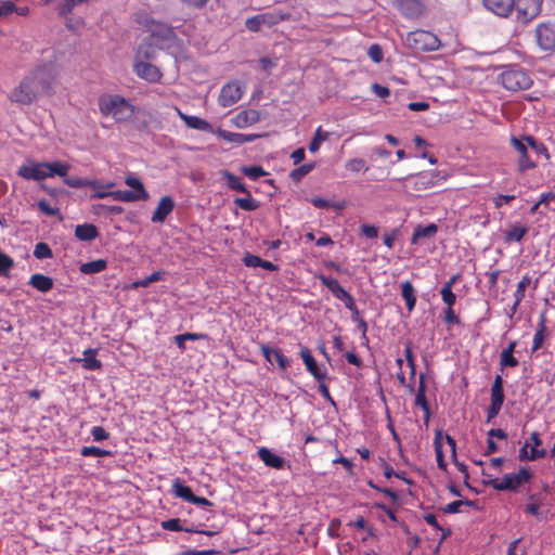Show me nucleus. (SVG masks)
I'll return each instance as SVG.
<instances>
[{
	"instance_id": "43",
	"label": "nucleus",
	"mask_w": 555,
	"mask_h": 555,
	"mask_svg": "<svg viewBox=\"0 0 555 555\" xmlns=\"http://www.w3.org/2000/svg\"><path fill=\"white\" fill-rule=\"evenodd\" d=\"M88 1L89 0H64L56 7L57 14L62 17L67 16L74 11L76 7L81 5Z\"/></svg>"
},
{
	"instance_id": "46",
	"label": "nucleus",
	"mask_w": 555,
	"mask_h": 555,
	"mask_svg": "<svg viewBox=\"0 0 555 555\" xmlns=\"http://www.w3.org/2000/svg\"><path fill=\"white\" fill-rule=\"evenodd\" d=\"M437 231L438 227L435 223H430L426 227L418 225L413 232L412 242H416L423 237H431L437 233Z\"/></svg>"
},
{
	"instance_id": "8",
	"label": "nucleus",
	"mask_w": 555,
	"mask_h": 555,
	"mask_svg": "<svg viewBox=\"0 0 555 555\" xmlns=\"http://www.w3.org/2000/svg\"><path fill=\"white\" fill-rule=\"evenodd\" d=\"M500 83L509 91H520L529 89L533 81L530 75L522 68H508L500 74Z\"/></svg>"
},
{
	"instance_id": "45",
	"label": "nucleus",
	"mask_w": 555,
	"mask_h": 555,
	"mask_svg": "<svg viewBox=\"0 0 555 555\" xmlns=\"http://www.w3.org/2000/svg\"><path fill=\"white\" fill-rule=\"evenodd\" d=\"M224 177L227 179V185L229 186V189L242 193H248V189L246 188V185L244 184L243 180L240 177L229 171L224 172Z\"/></svg>"
},
{
	"instance_id": "52",
	"label": "nucleus",
	"mask_w": 555,
	"mask_h": 555,
	"mask_svg": "<svg viewBox=\"0 0 555 555\" xmlns=\"http://www.w3.org/2000/svg\"><path fill=\"white\" fill-rule=\"evenodd\" d=\"M80 453L82 456H98V457L112 455L111 451L104 450V449H101V448L94 447V446L83 447L81 449Z\"/></svg>"
},
{
	"instance_id": "4",
	"label": "nucleus",
	"mask_w": 555,
	"mask_h": 555,
	"mask_svg": "<svg viewBox=\"0 0 555 555\" xmlns=\"http://www.w3.org/2000/svg\"><path fill=\"white\" fill-rule=\"evenodd\" d=\"M405 44L416 52H434L440 49L441 41L437 35L424 29L408 33Z\"/></svg>"
},
{
	"instance_id": "20",
	"label": "nucleus",
	"mask_w": 555,
	"mask_h": 555,
	"mask_svg": "<svg viewBox=\"0 0 555 555\" xmlns=\"http://www.w3.org/2000/svg\"><path fill=\"white\" fill-rule=\"evenodd\" d=\"M215 134L227 142L234 143V144H244L248 142L255 141L257 138H259L258 134H245V133H238V132H231L223 130L222 128H217L215 130Z\"/></svg>"
},
{
	"instance_id": "25",
	"label": "nucleus",
	"mask_w": 555,
	"mask_h": 555,
	"mask_svg": "<svg viewBox=\"0 0 555 555\" xmlns=\"http://www.w3.org/2000/svg\"><path fill=\"white\" fill-rule=\"evenodd\" d=\"M260 351L262 356L266 358V360L270 363H272L271 357L273 356L275 361L278 362L279 367L283 371H285L291 364L289 359L286 358L278 348H271L268 345H261Z\"/></svg>"
},
{
	"instance_id": "16",
	"label": "nucleus",
	"mask_w": 555,
	"mask_h": 555,
	"mask_svg": "<svg viewBox=\"0 0 555 555\" xmlns=\"http://www.w3.org/2000/svg\"><path fill=\"white\" fill-rule=\"evenodd\" d=\"M132 69L139 78L151 83L159 82L163 78L160 69L150 62H133Z\"/></svg>"
},
{
	"instance_id": "35",
	"label": "nucleus",
	"mask_w": 555,
	"mask_h": 555,
	"mask_svg": "<svg viewBox=\"0 0 555 555\" xmlns=\"http://www.w3.org/2000/svg\"><path fill=\"white\" fill-rule=\"evenodd\" d=\"M401 296L405 301L409 311H412L416 305V296L414 286L410 281H405L401 284Z\"/></svg>"
},
{
	"instance_id": "47",
	"label": "nucleus",
	"mask_w": 555,
	"mask_h": 555,
	"mask_svg": "<svg viewBox=\"0 0 555 555\" xmlns=\"http://www.w3.org/2000/svg\"><path fill=\"white\" fill-rule=\"evenodd\" d=\"M163 275H164V273L162 271H155L143 280L134 281L131 284V288L138 289L139 287H147L150 284H152L154 282L162 281Z\"/></svg>"
},
{
	"instance_id": "24",
	"label": "nucleus",
	"mask_w": 555,
	"mask_h": 555,
	"mask_svg": "<svg viewBox=\"0 0 555 555\" xmlns=\"http://www.w3.org/2000/svg\"><path fill=\"white\" fill-rule=\"evenodd\" d=\"M415 405L420 406L424 411V418L427 423L430 418V409L426 399V382L424 374L420 375V383L415 396Z\"/></svg>"
},
{
	"instance_id": "3",
	"label": "nucleus",
	"mask_w": 555,
	"mask_h": 555,
	"mask_svg": "<svg viewBox=\"0 0 555 555\" xmlns=\"http://www.w3.org/2000/svg\"><path fill=\"white\" fill-rule=\"evenodd\" d=\"M70 166L67 163L55 160L52 163L28 160L17 169L18 177L27 181H40L54 176L65 177Z\"/></svg>"
},
{
	"instance_id": "7",
	"label": "nucleus",
	"mask_w": 555,
	"mask_h": 555,
	"mask_svg": "<svg viewBox=\"0 0 555 555\" xmlns=\"http://www.w3.org/2000/svg\"><path fill=\"white\" fill-rule=\"evenodd\" d=\"M125 183L130 186L132 190H117L111 191L112 197L115 201L120 202H137V201H146L149 198V193L144 188L142 181L133 175H129L125 178Z\"/></svg>"
},
{
	"instance_id": "57",
	"label": "nucleus",
	"mask_w": 555,
	"mask_h": 555,
	"mask_svg": "<svg viewBox=\"0 0 555 555\" xmlns=\"http://www.w3.org/2000/svg\"><path fill=\"white\" fill-rule=\"evenodd\" d=\"M442 301L447 305V308H453L456 301V295L451 289L441 288L440 291Z\"/></svg>"
},
{
	"instance_id": "37",
	"label": "nucleus",
	"mask_w": 555,
	"mask_h": 555,
	"mask_svg": "<svg viewBox=\"0 0 555 555\" xmlns=\"http://www.w3.org/2000/svg\"><path fill=\"white\" fill-rule=\"evenodd\" d=\"M172 492L177 498H180L189 503L194 498V493L192 489L189 486H185L183 482H181L180 479H176L172 483Z\"/></svg>"
},
{
	"instance_id": "36",
	"label": "nucleus",
	"mask_w": 555,
	"mask_h": 555,
	"mask_svg": "<svg viewBox=\"0 0 555 555\" xmlns=\"http://www.w3.org/2000/svg\"><path fill=\"white\" fill-rule=\"evenodd\" d=\"M106 267L107 261L105 259H96L80 264L79 271L83 274H95L104 271Z\"/></svg>"
},
{
	"instance_id": "39",
	"label": "nucleus",
	"mask_w": 555,
	"mask_h": 555,
	"mask_svg": "<svg viewBox=\"0 0 555 555\" xmlns=\"http://www.w3.org/2000/svg\"><path fill=\"white\" fill-rule=\"evenodd\" d=\"M245 197H236L234 204L243 210L254 211L259 208V202L251 197V193H244Z\"/></svg>"
},
{
	"instance_id": "18",
	"label": "nucleus",
	"mask_w": 555,
	"mask_h": 555,
	"mask_svg": "<svg viewBox=\"0 0 555 555\" xmlns=\"http://www.w3.org/2000/svg\"><path fill=\"white\" fill-rule=\"evenodd\" d=\"M485 8L500 17H507L514 10L515 0H482Z\"/></svg>"
},
{
	"instance_id": "12",
	"label": "nucleus",
	"mask_w": 555,
	"mask_h": 555,
	"mask_svg": "<svg viewBox=\"0 0 555 555\" xmlns=\"http://www.w3.org/2000/svg\"><path fill=\"white\" fill-rule=\"evenodd\" d=\"M491 401L487 409V422H491L496 417L504 403V390H503V378L501 375H496L491 386Z\"/></svg>"
},
{
	"instance_id": "41",
	"label": "nucleus",
	"mask_w": 555,
	"mask_h": 555,
	"mask_svg": "<svg viewBox=\"0 0 555 555\" xmlns=\"http://www.w3.org/2000/svg\"><path fill=\"white\" fill-rule=\"evenodd\" d=\"M346 170L350 171L351 173H359L361 171L366 172L370 169V166L367 165L366 160L360 157L350 158L345 164Z\"/></svg>"
},
{
	"instance_id": "19",
	"label": "nucleus",
	"mask_w": 555,
	"mask_h": 555,
	"mask_svg": "<svg viewBox=\"0 0 555 555\" xmlns=\"http://www.w3.org/2000/svg\"><path fill=\"white\" fill-rule=\"evenodd\" d=\"M300 357L306 365L307 371L317 379L324 380L326 378V373L322 371L314 357L311 353V350L307 347H302L300 349Z\"/></svg>"
},
{
	"instance_id": "53",
	"label": "nucleus",
	"mask_w": 555,
	"mask_h": 555,
	"mask_svg": "<svg viewBox=\"0 0 555 555\" xmlns=\"http://www.w3.org/2000/svg\"><path fill=\"white\" fill-rule=\"evenodd\" d=\"M310 203L315 207V208H319V209H327V208H336V209H341L343 208V205L340 204H335V203H332L331 201L328 199H325L323 197H320V196H314L310 199Z\"/></svg>"
},
{
	"instance_id": "23",
	"label": "nucleus",
	"mask_w": 555,
	"mask_h": 555,
	"mask_svg": "<svg viewBox=\"0 0 555 555\" xmlns=\"http://www.w3.org/2000/svg\"><path fill=\"white\" fill-rule=\"evenodd\" d=\"M258 456L263 462V464L268 467L275 469H283L285 465V460L273 453L270 449L266 447H261L258 450Z\"/></svg>"
},
{
	"instance_id": "2",
	"label": "nucleus",
	"mask_w": 555,
	"mask_h": 555,
	"mask_svg": "<svg viewBox=\"0 0 555 555\" xmlns=\"http://www.w3.org/2000/svg\"><path fill=\"white\" fill-rule=\"evenodd\" d=\"M98 106L103 117H109L116 122L130 121L135 115V106L120 94H101Z\"/></svg>"
},
{
	"instance_id": "29",
	"label": "nucleus",
	"mask_w": 555,
	"mask_h": 555,
	"mask_svg": "<svg viewBox=\"0 0 555 555\" xmlns=\"http://www.w3.org/2000/svg\"><path fill=\"white\" fill-rule=\"evenodd\" d=\"M149 29L152 37L159 38L162 40H171L175 37V31L167 24L152 21Z\"/></svg>"
},
{
	"instance_id": "56",
	"label": "nucleus",
	"mask_w": 555,
	"mask_h": 555,
	"mask_svg": "<svg viewBox=\"0 0 555 555\" xmlns=\"http://www.w3.org/2000/svg\"><path fill=\"white\" fill-rule=\"evenodd\" d=\"M13 266V259L9 255L0 251V275H8Z\"/></svg>"
},
{
	"instance_id": "26",
	"label": "nucleus",
	"mask_w": 555,
	"mask_h": 555,
	"mask_svg": "<svg viewBox=\"0 0 555 555\" xmlns=\"http://www.w3.org/2000/svg\"><path fill=\"white\" fill-rule=\"evenodd\" d=\"M546 338H547L546 317L544 313H542L539 317L537 330L533 335L531 353H534L535 351H538L543 346Z\"/></svg>"
},
{
	"instance_id": "6",
	"label": "nucleus",
	"mask_w": 555,
	"mask_h": 555,
	"mask_svg": "<svg viewBox=\"0 0 555 555\" xmlns=\"http://www.w3.org/2000/svg\"><path fill=\"white\" fill-rule=\"evenodd\" d=\"M532 473L529 468H520L515 474H506L502 478H492L486 485L492 487L498 491H512L516 492L522 485L530 481Z\"/></svg>"
},
{
	"instance_id": "17",
	"label": "nucleus",
	"mask_w": 555,
	"mask_h": 555,
	"mask_svg": "<svg viewBox=\"0 0 555 555\" xmlns=\"http://www.w3.org/2000/svg\"><path fill=\"white\" fill-rule=\"evenodd\" d=\"M175 206H176V203L171 196H169V195L163 196L159 199V202L152 215L151 221L153 223H163L167 219V217L173 211Z\"/></svg>"
},
{
	"instance_id": "33",
	"label": "nucleus",
	"mask_w": 555,
	"mask_h": 555,
	"mask_svg": "<svg viewBox=\"0 0 555 555\" xmlns=\"http://www.w3.org/2000/svg\"><path fill=\"white\" fill-rule=\"evenodd\" d=\"M260 16H261L262 25L272 27L283 21H288L291 18V13L283 12V11H272V12L261 13Z\"/></svg>"
},
{
	"instance_id": "49",
	"label": "nucleus",
	"mask_w": 555,
	"mask_h": 555,
	"mask_svg": "<svg viewBox=\"0 0 555 555\" xmlns=\"http://www.w3.org/2000/svg\"><path fill=\"white\" fill-rule=\"evenodd\" d=\"M314 163L304 164L300 167L294 169L289 176L294 181H300L306 175L311 172L314 169Z\"/></svg>"
},
{
	"instance_id": "5",
	"label": "nucleus",
	"mask_w": 555,
	"mask_h": 555,
	"mask_svg": "<svg viewBox=\"0 0 555 555\" xmlns=\"http://www.w3.org/2000/svg\"><path fill=\"white\" fill-rule=\"evenodd\" d=\"M438 180V173L434 171H424L398 179V181H404V191L412 195H420L422 192L435 188Z\"/></svg>"
},
{
	"instance_id": "44",
	"label": "nucleus",
	"mask_w": 555,
	"mask_h": 555,
	"mask_svg": "<svg viewBox=\"0 0 555 555\" xmlns=\"http://www.w3.org/2000/svg\"><path fill=\"white\" fill-rule=\"evenodd\" d=\"M524 140L526 142H528V145L530 146V149L534 152V154L537 156L541 155V156H544L545 159L550 158L547 147L545 146L544 143L537 141L531 135H524Z\"/></svg>"
},
{
	"instance_id": "10",
	"label": "nucleus",
	"mask_w": 555,
	"mask_h": 555,
	"mask_svg": "<svg viewBox=\"0 0 555 555\" xmlns=\"http://www.w3.org/2000/svg\"><path fill=\"white\" fill-rule=\"evenodd\" d=\"M543 0H515V18L521 25L529 24L541 12Z\"/></svg>"
},
{
	"instance_id": "30",
	"label": "nucleus",
	"mask_w": 555,
	"mask_h": 555,
	"mask_svg": "<svg viewBox=\"0 0 555 555\" xmlns=\"http://www.w3.org/2000/svg\"><path fill=\"white\" fill-rule=\"evenodd\" d=\"M156 56V49L150 41H144L137 48L133 62H150Z\"/></svg>"
},
{
	"instance_id": "27",
	"label": "nucleus",
	"mask_w": 555,
	"mask_h": 555,
	"mask_svg": "<svg viewBox=\"0 0 555 555\" xmlns=\"http://www.w3.org/2000/svg\"><path fill=\"white\" fill-rule=\"evenodd\" d=\"M83 358H72L70 361L81 362L83 369L86 370H100L102 367V362L96 359L98 349L88 348L83 352Z\"/></svg>"
},
{
	"instance_id": "28",
	"label": "nucleus",
	"mask_w": 555,
	"mask_h": 555,
	"mask_svg": "<svg viewBox=\"0 0 555 555\" xmlns=\"http://www.w3.org/2000/svg\"><path fill=\"white\" fill-rule=\"evenodd\" d=\"M530 283H531V279L529 275H524L521 278V280L518 282L516 291L514 292L515 300L511 308V313H509L511 318L516 313L520 302L524 300L526 288L530 285Z\"/></svg>"
},
{
	"instance_id": "50",
	"label": "nucleus",
	"mask_w": 555,
	"mask_h": 555,
	"mask_svg": "<svg viewBox=\"0 0 555 555\" xmlns=\"http://www.w3.org/2000/svg\"><path fill=\"white\" fill-rule=\"evenodd\" d=\"M242 172L251 180H257L267 176V171L261 166H244Z\"/></svg>"
},
{
	"instance_id": "1",
	"label": "nucleus",
	"mask_w": 555,
	"mask_h": 555,
	"mask_svg": "<svg viewBox=\"0 0 555 555\" xmlns=\"http://www.w3.org/2000/svg\"><path fill=\"white\" fill-rule=\"evenodd\" d=\"M54 82L53 66L51 64L38 65L10 92L9 100L13 103L30 105L40 95L52 94Z\"/></svg>"
},
{
	"instance_id": "54",
	"label": "nucleus",
	"mask_w": 555,
	"mask_h": 555,
	"mask_svg": "<svg viewBox=\"0 0 555 555\" xmlns=\"http://www.w3.org/2000/svg\"><path fill=\"white\" fill-rule=\"evenodd\" d=\"M518 365H519V361L514 356V353L501 352V354H500L501 370H504L505 367H516Z\"/></svg>"
},
{
	"instance_id": "13",
	"label": "nucleus",
	"mask_w": 555,
	"mask_h": 555,
	"mask_svg": "<svg viewBox=\"0 0 555 555\" xmlns=\"http://www.w3.org/2000/svg\"><path fill=\"white\" fill-rule=\"evenodd\" d=\"M511 144L519 154L517 162L519 172H525L537 167V160L532 159L529 155L528 149H530V146L528 145V142L524 140V137L521 139L512 137Z\"/></svg>"
},
{
	"instance_id": "61",
	"label": "nucleus",
	"mask_w": 555,
	"mask_h": 555,
	"mask_svg": "<svg viewBox=\"0 0 555 555\" xmlns=\"http://www.w3.org/2000/svg\"><path fill=\"white\" fill-rule=\"evenodd\" d=\"M367 54H369L370 59L375 63H379L383 60V51H382L380 47L376 43L372 44L369 48Z\"/></svg>"
},
{
	"instance_id": "58",
	"label": "nucleus",
	"mask_w": 555,
	"mask_h": 555,
	"mask_svg": "<svg viewBox=\"0 0 555 555\" xmlns=\"http://www.w3.org/2000/svg\"><path fill=\"white\" fill-rule=\"evenodd\" d=\"M39 210L47 216H56L59 215V208L51 207V205L46 199H40L37 203Z\"/></svg>"
},
{
	"instance_id": "34",
	"label": "nucleus",
	"mask_w": 555,
	"mask_h": 555,
	"mask_svg": "<svg viewBox=\"0 0 555 555\" xmlns=\"http://www.w3.org/2000/svg\"><path fill=\"white\" fill-rule=\"evenodd\" d=\"M530 446V442H526L519 450V460L520 461H535L538 459H542L546 455V451L544 449H538V448H531L530 451H528V448Z\"/></svg>"
},
{
	"instance_id": "32",
	"label": "nucleus",
	"mask_w": 555,
	"mask_h": 555,
	"mask_svg": "<svg viewBox=\"0 0 555 555\" xmlns=\"http://www.w3.org/2000/svg\"><path fill=\"white\" fill-rule=\"evenodd\" d=\"M99 235L98 228L91 223L78 224L75 228V236L80 241H92Z\"/></svg>"
},
{
	"instance_id": "11",
	"label": "nucleus",
	"mask_w": 555,
	"mask_h": 555,
	"mask_svg": "<svg viewBox=\"0 0 555 555\" xmlns=\"http://www.w3.org/2000/svg\"><path fill=\"white\" fill-rule=\"evenodd\" d=\"M534 38L542 51H555V24L552 22L539 23L534 30Z\"/></svg>"
},
{
	"instance_id": "21",
	"label": "nucleus",
	"mask_w": 555,
	"mask_h": 555,
	"mask_svg": "<svg viewBox=\"0 0 555 555\" xmlns=\"http://www.w3.org/2000/svg\"><path fill=\"white\" fill-rule=\"evenodd\" d=\"M177 113L188 128L215 133L216 129H214L207 120L197 116L184 114L179 108H177Z\"/></svg>"
},
{
	"instance_id": "40",
	"label": "nucleus",
	"mask_w": 555,
	"mask_h": 555,
	"mask_svg": "<svg viewBox=\"0 0 555 555\" xmlns=\"http://www.w3.org/2000/svg\"><path fill=\"white\" fill-rule=\"evenodd\" d=\"M328 137L330 133L323 130L321 126H319L314 132L312 140L309 143V151L311 153H317L320 150L321 144L325 142L328 139Z\"/></svg>"
},
{
	"instance_id": "9",
	"label": "nucleus",
	"mask_w": 555,
	"mask_h": 555,
	"mask_svg": "<svg viewBox=\"0 0 555 555\" xmlns=\"http://www.w3.org/2000/svg\"><path fill=\"white\" fill-rule=\"evenodd\" d=\"M318 279L324 286L328 288V291L336 299L341 300L345 304V307L352 313V320H357V317L359 315V309L356 305L354 298L340 285L338 280L333 276H326L324 274H319Z\"/></svg>"
},
{
	"instance_id": "22",
	"label": "nucleus",
	"mask_w": 555,
	"mask_h": 555,
	"mask_svg": "<svg viewBox=\"0 0 555 555\" xmlns=\"http://www.w3.org/2000/svg\"><path fill=\"white\" fill-rule=\"evenodd\" d=\"M260 119V114L258 111L256 109H244V111H241L240 113H237L233 118H232V124L236 127V128H246L250 125H254L256 122H258Z\"/></svg>"
},
{
	"instance_id": "38",
	"label": "nucleus",
	"mask_w": 555,
	"mask_h": 555,
	"mask_svg": "<svg viewBox=\"0 0 555 555\" xmlns=\"http://www.w3.org/2000/svg\"><path fill=\"white\" fill-rule=\"evenodd\" d=\"M527 232L528 228L526 225L514 224L509 230L505 231L504 240L506 243L520 242Z\"/></svg>"
},
{
	"instance_id": "59",
	"label": "nucleus",
	"mask_w": 555,
	"mask_h": 555,
	"mask_svg": "<svg viewBox=\"0 0 555 555\" xmlns=\"http://www.w3.org/2000/svg\"><path fill=\"white\" fill-rule=\"evenodd\" d=\"M245 25L246 28L250 31H259L262 26L260 14L247 18Z\"/></svg>"
},
{
	"instance_id": "55",
	"label": "nucleus",
	"mask_w": 555,
	"mask_h": 555,
	"mask_svg": "<svg viewBox=\"0 0 555 555\" xmlns=\"http://www.w3.org/2000/svg\"><path fill=\"white\" fill-rule=\"evenodd\" d=\"M34 256L37 259H46V258H51L53 256V254H52L50 246L47 243L41 242V243L36 244L35 249H34Z\"/></svg>"
},
{
	"instance_id": "60",
	"label": "nucleus",
	"mask_w": 555,
	"mask_h": 555,
	"mask_svg": "<svg viewBox=\"0 0 555 555\" xmlns=\"http://www.w3.org/2000/svg\"><path fill=\"white\" fill-rule=\"evenodd\" d=\"M16 10V5L14 2L10 0H1L0 1V17H5Z\"/></svg>"
},
{
	"instance_id": "31",
	"label": "nucleus",
	"mask_w": 555,
	"mask_h": 555,
	"mask_svg": "<svg viewBox=\"0 0 555 555\" xmlns=\"http://www.w3.org/2000/svg\"><path fill=\"white\" fill-rule=\"evenodd\" d=\"M28 283L41 293H48L53 288V280L41 273L33 274Z\"/></svg>"
},
{
	"instance_id": "51",
	"label": "nucleus",
	"mask_w": 555,
	"mask_h": 555,
	"mask_svg": "<svg viewBox=\"0 0 555 555\" xmlns=\"http://www.w3.org/2000/svg\"><path fill=\"white\" fill-rule=\"evenodd\" d=\"M162 528L164 530L168 531H186V532H193V529H184L181 526V520L179 518H170L167 520L162 521L160 524Z\"/></svg>"
},
{
	"instance_id": "15",
	"label": "nucleus",
	"mask_w": 555,
	"mask_h": 555,
	"mask_svg": "<svg viewBox=\"0 0 555 555\" xmlns=\"http://www.w3.org/2000/svg\"><path fill=\"white\" fill-rule=\"evenodd\" d=\"M396 9L409 20H417L426 13V5L422 0H395Z\"/></svg>"
},
{
	"instance_id": "64",
	"label": "nucleus",
	"mask_w": 555,
	"mask_h": 555,
	"mask_svg": "<svg viewBox=\"0 0 555 555\" xmlns=\"http://www.w3.org/2000/svg\"><path fill=\"white\" fill-rule=\"evenodd\" d=\"M444 322L449 325L460 324V318L456 315L453 308H447L444 310Z\"/></svg>"
},
{
	"instance_id": "62",
	"label": "nucleus",
	"mask_w": 555,
	"mask_h": 555,
	"mask_svg": "<svg viewBox=\"0 0 555 555\" xmlns=\"http://www.w3.org/2000/svg\"><path fill=\"white\" fill-rule=\"evenodd\" d=\"M470 505L472 502L470 501H462V500H459V501H453L449 504H447L443 508V511L446 513H449V514H454V513H459L460 512V508L462 505Z\"/></svg>"
},
{
	"instance_id": "14",
	"label": "nucleus",
	"mask_w": 555,
	"mask_h": 555,
	"mask_svg": "<svg viewBox=\"0 0 555 555\" xmlns=\"http://www.w3.org/2000/svg\"><path fill=\"white\" fill-rule=\"evenodd\" d=\"M244 94L240 81L234 80L225 83L220 91L218 102L222 107H229L237 103Z\"/></svg>"
},
{
	"instance_id": "42",
	"label": "nucleus",
	"mask_w": 555,
	"mask_h": 555,
	"mask_svg": "<svg viewBox=\"0 0 555 555\" xmlns=\"http://www.w3.org/2000/svg\"><path fill=\"white\" fill-rule=\"evenodd\" d=\"M62 178L66 185L70 186V188H75V189H79V188H83V186H89V188L95 189L99 186V183L94 180L80 179L77 177H67V175Z\"/></svg>"
},
{
	"instance_id": "48",
	"label": "nucleus",
	"mask_w": 555,
	"mask_h": 555,
	"mask_svg": "<svg viewBox=\"0 0 555 555\" xmlns=\"http://www.w3.org/2000/svg\"><path fill=\"white\" fill-rule=\"evenodd\" d=\"M440 439H441V433L439 431L435 436L434 443H435V451H436L438 467L444 470L447 468V463L444 461V455L442 452V446H441Z\"/></svg>"
},
{
	"instance_id": "63",
	"label": "nucleus",
	"mask_w": 555,
	"mask_h": 555,
	"mask_svg": "<svg viewBox=\"0 0 555 555\" xmlns=\"http://www.w3.org/2000/svg\"><path fill=\"white\" fill-rule=\"evenodd\" d=\"M91 435L94 441H102L109 437V434L102 426H94L91 429Z\"/></svg>"
}]
</instances>
